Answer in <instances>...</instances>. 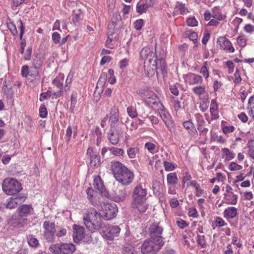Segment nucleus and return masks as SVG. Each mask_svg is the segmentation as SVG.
<instances>
[{
	"label": "nucleus",
	"mask_w": 254,
	"mask_h": 254,
	"mask_svg": "<svg viewBox=\"0 0 254 254\" xmlns=\"http://www.w3.org/2000/svg\"><path fill=\"white\" fill-rule=\"evenodd\" d=\"M112 170L116 180L124 186L130 185L133 181L134 175L122 163L116 161L112 163Z\"/></svg>",
	"instance_id": "nucleus-1"
},
{
	"label": "nucleus",
	"mask_w": 254,
	"mask_h": 254,
	"mask_svg": "<svg viewBox=\"0 0 254 254\" xmlns=\"http://www.w3.org/2000/svg\"><path fill=\"white\" fill-rule=\"evenodd\" d=\"M102 218L104 219L102 214L98 212L95 209L90 208L84 213L83 223L89 231L98 230L102 227Z\"/></svg>",
	"instance_id": "nucleus-2"
},
{
	"label": "nucleus",
	"mask_w": 254,
	"mask_h": 254,
	"mask_svg": "<svg viewBox=\"0 0 254 254\" xmlns=\"http://www.w3.org/2000/svg\"><path fill=\"white\" fill-rule=\"evenodd\" d=\"M147 190L140 185L136 186L132 192L133 205L141 212H144L147 207L146 203Z\"/></svg>",
	"instance_id": "nucleus-3"
},
{
	"label": "nucleus",
	"mask_w": 254,
	"mask_h": 254,
	"mask_svg": "<svg viewBox=\"0 0 254 254\" xmlns=\"http://www.w3.org/2000/svg\"><path fill=\"white\" fill-rule=\"evenodd\" d=\"M144 64H148L155 67V69L159 70L160 72L167 73L166 64L163 59L158 60L156 54L151 50L150 54L144 60Z\"/></svg>",
	"instance_id": "nucleus-4"
},
{
	"label": "nucleus",
	"mask_w": 254,
	"mask_h": 254,
	"mask_svg": "<svg viewBox=\"0 0 254 254\" xmlns=\"http://www.w3.org/2000/svg\"><path fill=\"white\" fill-rule=\"evenodd\" d=\"M164 245V242H158L157 240L150 238L142 244L141 251L143 254H153L158 252Z\"/></svg>",
	"instance_id": "nucleus-5"
},
{
	"label": "nucleus",
	"mask_w": 254,
	"mask_h": 254,
	"mask_svg": "<svg viewBox=\"0 0 254 254\" xmlns=\"http://www.w3.org/2000/svg\"><path fill=\"white\" fill-rule=\"evenodd\" d=\"M2 188L3 191L9 195L15 194L22 189L21 184L14 179H5L2 183Z\"/></svg>",
	"instance_id": "nucleus-6"
},
{
	"label": "nucleus",
	"mask_w": 254,
	"mask_h": 254,
	"mask_svg": "<svg viewBox=\"0 0 254 254\" xmlns=\"http://www.w3.org/2000/svg\"><path fill=\"white\" fill-rule=\"evenodd\" d=\"M49 251L54 254H72L75 247L72 243H57L49 247Z\"/></svg>",
	"instance_id": "nucleus-7"
},
{
	"label": "nucleus",
	"mask_w": 254,
	"mask_h": 254,
	"mask_svg": "<svg viewBox=\"0 0 254 254\" xmlns=\"http://www.w3.org/2000/svg\"><path fill=\"white\" fill-rule=\"evenodd\" d=\"M43 237L49 243H53L56 240V228L54 222L46 220L43 224Z\"/></svg>",
	"instance_id": "nucleus-8"
},
{
	"label": "nucleus",
	"mask_w": 254,
	"mask_h": 254,
	"mask_svg": "<svg viewBox=\"0 0 254 254\" xmlns=\"http://www.w3.org/2000/svg\"><path fill=\"white\" fill-rule=\"evenodd\" d=\"M102 214L104 219L109 220L113 219L117 215L118 209L116 204L114 203L104 204L102 206Z\"/></svg>",
	"instance_id": "nucleus-9"
},
{
	"label": "nucleus",
	"mask_w": 254,
	"mask_h": 254,
	"mask_svg": "<svg viewBox=\"0 0 254 254\" xmlns=\"http://www.w3.org/2000/svg\"><path fill=\"white\" fill-rule=\"evenodd\" d=\"M163 231V228L158 224H152L149 227L148 230L150 238L154 240H157L158 242H164V238L162 236Z\"/></svg>",
	"instance_id": "nucleus-10"
},
{
	"label": "nucleus",
	"mask_w": 254,
	"mask_h": 254,
	"mask_svg": "<svg viewBox=\"0 0 254 254\" xmlns=\"http://www.w3.org/2000/svg\"><path fill=\"white\" fill-rule=\"evenodd\" d=\"M123 134V130L121 127H116L110 128L108 133V139L113 145H116L119 141L120 137Z\"/></svg>",
	"instance_id": "nucleus-11"
},
{
	"label": "nucleus",
	"mask_w": 254,
	"mask_h": 254,
	"mask_svg": "<svg viewBox=\"0 0 254 254\" xmlns=\"http://www.w3.org/2000/svg\"><path fill=\"white\" fill-rule=\"evenodd\" d=\"M129 193L127 190L124 187H118L114 190L113 199L115 202H121L126 200Z\"/></svg>",
	"instance_id": "nucleus-12"
},
{
	"label": "nucleus",
	"mask_w": 254,
	"mask_h": 254,
	"mask_svg": "<svg viewBox=\"0 0 254 254\" xmlns=\"http://www.w3.org/2000/svg\"><path fill=\"white\" fill-rule=\"evenodd\" d=\"M120 231L121 229L118 226H108L103 232V237L108 240H112L114 237L119 236Z\"/></svg>",
	"instance_id": "nucleus-13"
},
{
	"label": "nucleus",
	"mask_w": 254,
	"mask_h": 254,
	"mask_svg": "<svg viewBox=\"0 0 254 254\" xmlns=\"http://www.w3.org/2000/svg\"><path fill=\"white\" fill-rule=\"evenodd\" d=\"M28 81L31 83L30 86H35L40 82L41 77L39 70L36 68H30L29 73L27 77Z\"/></svg>",
	"instance_id": "nucleus-14"
},
{
	"label": "nucleus",
	"mask_w": 254,
	"mask_h": 254,
	"mask_svg": "<svg viewBox=\"0 0 254 254\" xmlns=\"http://www.w3.org/2000/svg\"><path fill=\"white\" fill-rule=\"evenodd\" d=\"M217 44L221 49L229 52V53H233L235 49L232 46L231 42L225 37H220L218 38Z\"/></svg>",
	"instance_id": "nucleus-15"
},
{
	"label": "nucleus",
	"mask_w": 254,
	"mask_h": 254,
	"mask_svg": "<svg viewBox=\"0 0 254 254\" xmlns=\"http://www.w3.org/2000/svg\"><path fill=\"white\" fill-rule=\"evenodd\" d=\"M109 123L111 128H114L117 127L115 125L119 122V112L118 109L114 107L111 108L109 114Z\"/></svg>",
	"instance_id": "nucleus-16"
},
{
	"label": "nucleus",
	"mask_w": 254,
	"mask_h": 254,
	"mask_svg": "<svg viewBox=\"0 0 254 254\" xmlns=\"http://www.w3.org/2000/svg\"><path fill=\"white\" fill-rule=\"evenodd\" d=\"M73 238L74 242L78 243L84 236V229L83 227L74 224L73 226Z\"/></svg>",
	"instance_id": "nucleus-17"
},
{
	"label": "nucleus",
	"mask_w": 254,
	"mask_h": 254,
	"mask_svg": "<svg viewBox=\"0 0 254 254\" xmlns=\"http://www.w3.org/2000/svg\"><path fill=\"white\" fill-rule=\"evenodd\" d=\"M160 115L167 127L171 131L172 129L174 127V125L169 113L165 110H161L160 113Z\"/></svg>",
	"instance_id": "nucleus-18"
},
{
	"label": "nucleus",
	"mask_w": 254,
	"mask_h": 254,
	"mask_svg": "<svg viewBox=\"0 0 254 254\" xmlns=\"http://www.w3.org/2000/svg\"><path fill=\"white\" fill-rule=\"evenodd\" d=\"M18 213L20 216L27 217L28 215L33 214L34 209L31 205L22 204L18 208Z\"/></svg>",
	"instance_id": "nucleus-19"
},
{
	"label": "nucleus",
	"mask_w": 254,
	"mask_h": 254,
	"mask_svg": "<svg viewBox=\"0 0 254 254\" xmlns=\"http://www.w3.org/2000/svg\"><path fill=\"white\" fill-rule=\"evenodd\" d=\"M210 112L213 120H216L219 118L218 104L215 99H212L211 101Z\"/></svg>",
	"instance_id": "nucleus-20"
},
{
	"label": "nucleus",
	"mask_w": 254,
	"mask_h": 254,
	"mask_svg": "<svg viewBox=\"0 0 254 254\" xmlns=\"http://www.w3.org/2000/svg\"><path fill=\"white\" fill-rule=\"evenodd\" d=\"M12 224L15 227H21L26 224L27 218L25 216H20L19 214L17 216L12 217Z\"/></svg>",
	"instance_id": "nucleus-21"
},
{
	"label": "nucleus",
	"mask_w": 254,
	"mask_h": 254,
	"mask_svg": "<svg viewBox=\"0 0 254 254\" xmlns=\"http://www.w3.org/2000/svg\"><path fill=\"white\" fill-rule=\"evenodd\" d=\"M223 214L227 219H233L238 215L237 209L233 206L229 207L224 210Z\"/></svg>",
	"instance_id": "nucleus-22"
},
{
	"label": "nucleus",
	"mask_w": 254,
	"mask_h": 254,
	"mask_svg": "<svg viewBox=\"0 0 254 254\" xmlns=\"http://www.w3.org/2000/svg\"><path fill=\"white\" fill-rule=\"evenodd\" d=\"M3 86L2 87V91L3 94V96L7 99H12L13 96V90L12 86H8L6 85V82L5 81L3 82Z\"/></svg>",
	"instance_id": "nucleus-23"
},
{
	"label": "nucleus",
	"mask_w": 254,
	"mask_h": 254,
	"mask_svg": "<svg viewBox=\"0 0 254 254\" xmlns=\"http://www.w3.org/2000/svg\"><path fill=\"white\" fill-rule=\"evenodd\" d=\"M107 78V74L106 73L103 72L101 73L99 77V79L98 81V82L97 83L96 92L97 91V90L99 89V88L100 89L99 91H98V92H99L100 91H103V87H104L106 83Z\"/></svg>",
	"instance_id": "nucleus-24"
},
{
	"label": "nucleus",
	"mask_w": 254,
	"mask_h": 254,
	"mask_svg": "<svg viewBox=\"0 0 254 254\" xmlns=\"http://www.w3.org/2000/svg\"><path fill=\"white\" fill-rule=\"evenodd\" d=\"M26 239L29 246L33 249H37L39 246V241L33 235L27 236Z\"/></svg>",
	"instance_id": "nucleus-25"
},
{
	"label": "nucleus",
	"mask_w": 254,
	"mask_h": 254,
	"mask_svg": "<svg viewBox=\"0 0 254 254\" xmlns=\"http://www.w3.org/2000/svg\"><path fill=\"white\" fill-rule=\"evenodd\" d=\"M94 187L100 192H103L105 190V187L101 178L99 176H97L94 180Z\"/></svg>",
	"instance_id": "nucleus-26"
},
{
	"label": "nucleus",
	"mask_w": 254,
	"mask_h": 254,
	"mask_svg": "<svg viewBox=\"0 0 254 254\" xmlns=\"http://www.w3.org/2000/svg\"><path fill=\"white\" fill-rule=\"evenodd\" d=\"M17 206V202H15L11 197L9 199L6 200V202L1 204L0 208L2 209L7 208L12 209Z\"/></svg>",
	"instance_id": "nucleus-27"
},
{
	"label": "nucleus",
	"mask_w": 254,
	"mask_h": 254,
	"mask_svg": "<svg viewBox=\"0 0 254 254\" xmlns=\"http://www.w3.org/2000/svg\"><path fill=\"white\" fill-rule=\"evenodd\" d=\"M121 20L122 18L120 13L117 12L114 13L111 19V22L108 26L109 29H113L117 24V23L121 21Z\"/></svg>",
	"instance_id": "nucleus-28"
},
{
	"label": "nucleus",
	"mask_w": 254,
	"mask_h": 254,
	"mask_svg": "<svg viewBox=\"0 0 254 254\" xmlns=\"http://www.w3.org/2000/svg\"><path fill=\"white\" fill-rule=\"evenodd\" d=\"M167 182L169 184L176 185L178 183V179L176 173H169L167 176Z\"/></svg>",
	"instance_id": "nucleus-29"
},
{
	"label": "nucleus",
	"mask_w": 254,
	"mask_h": 254,
	"mask_svg": "<svg viewBox=\"0 0 254 254\" xmlns=\"http://www.w3.org/2000/svg\"><path fill=\"white\" fill-rule=\"evenodd\" d=\"M151 49L148 47L142 48L140 52V58L142 60H145L150 53Z\"/></svg>",
	"instance_id": "nucleus-30"
},
{
	"label": "nucleus",
	"mask_w": 254,
	"mask_h": 254,
	"mask_svg": "<svg viewBox=\"0 0 254 254\" xmlns=\"http://www.w3.org/2000/svg\"><path fill=\"white\" fill-rule=\"evenodd\" d=\"M148 8L145 4V2L140 0L136 5V11L138 13L142 14L143 12H145L147 8Z\"/></svg>",
	"instance_id": "nucleus-31"
},
{
	"label": "nucleus",
	"mask_w": 254,
	"mask_h": 254,
	"mask_svg": "<svg viewBox=\"0 0 254 254\" xmlns=\"http://www.w3.org/2000/svg\"><path fill=\"white\" fill-rule=\"evenodd\" d=\"M90 159L91 166L96 167L99 166L100 164V156L98 154L92 156Z\"/></svg>",
	"instance_id": "nucleus-32"
},
{
	"label": "nucleus",
	"mask_w": 254,
	"mask_h": 254,
	"mask_svg": "<svg viewBox=\"0 0 254 254\" xmlns=\"http://www.w3.org/2000/svg\"><path fill=\"white\" fill-rule=\"evenodd\" d=\"M43 64V60L41 58L35 57L33 60V67L32 68H36L38 70Z\"/></svg>",
	"instance_id": "nucleus-33"
},
{
	"label": "nucleus",
	"mask_w": 254,
	"mask_h": 254,
	"mask_svg": "<svg viewBox=\"0 0 254 254\" xmlns=\"http://www.w3.org/2000/svg\"><path fill=\"white\" fill-rule=\"evenodd\" d=\"M192 91L195 95L199 96L204 94L206 92L205 88L201 86L193 87Z\"/></svg>",
	"instance_id": "nucleus-34"
},
{
	"label": "nucleus",
	"mask_w": 254,
	"mask_h": 254,
	"mask_svg": "<svg viewBox=\"0 0 254 254\" xmlns=\"http://www.w3.org/2000/svg\"><path fill=\"white\" fill-rule=\"evenodd\" d=\"M227 199L228 200V203L231 205H235L237 202V196L234 194L233 192L227 195Z\"/></svg>",
	"instance_id": "nucleus-35"
},
{
	"label": "nucleus",
	"mask_w": 254,
	"mask_h": 254,
	"mask_svg": "<svg viewBox=\"0 0 254 254\" xmlns=\"http://www.w3.org/2000/svg\"><path fill=\"white\" fill-rule=\"evenodd\" d=\"M222 151L223 153L226 155V160L229 161L234 158V154L232 152L230 151L228 148H223Z\"/></svg>",
	"instance_id": "nucleus-36"
},
{
	"label": "nucleus",
	"mask_w": 254,
	"mask_h": 254,
	"mask_svg": "<svg viewBox=\"0 0 254 254\" xmlns=\"http://www.w3.org/2000/svg\"><path fill=\"white\" fill-rule=\"evenodd\" d=\"M12 197L15 202H17V205H19L25 201L27 196L24 194H19L16 196Z\"/></svg>",
	"instance_id": "nucleus-37"
},
{
	"label": "nucleus",
	"mask_w": 254,
	"mask_h": 254,
	"mask_svg": "<svg viewBox=\"0 0 254 254\" xmlns=\"http://www.w3.org/2000/svg\"><path fill=\"white\" fill-rule=\"evenodd\" d=\"M194 117L197 122V126H204L205 122L204 121L203 118L201 114L196 113L194 115Z\"/></svg>",
	"instance_id": "nucleus-38"
},
{
	"label": "nucleus",
	"mask_w": 254,
	"mask_h": 254,
	"mask_svg": "<svg viewBox=\"0 0 254 254\" xmlns=\"http://www.w3.org/2000/svg\"><path fill=\"white\" fill-rule=\"evenodd\" d=\"M77 93L76 92H73L72 93L71 96V104L70 106V110L71 112H73V110L75 107V104L77 101Z\"/></svg>",
	"instance_id": "nucleus-39"
},
{
	"label": "nucleus",
	"mask_w": 254,
	"mask_h": 254,
	"mask_svg": "<svg viewBox=\"0 0 254 254\" xmlns=\"http://www.w3.org/2000/svg\"><path fill=\"white\" fill-rule=\"evenodd\" d=\"M134 248L131 245L125 246L123 249V254H134Z\"/></svg>",
	"instance_id": "nucleus-40"
},
{
	"label": "nucleus",
	"mask_w": 254,
	"mask_h": 254,
	"mask_svg": "<svg viewBox=\"0 0 254 254\" xmlns=\"http://www.w3.org/2000/svg\"><path fill=\"white\" fill-rule=\"evenodd\" d=\"M109 150L115 155L122 156L124 154V151L121 148L112 147H109Z\"/></svg>",
	"instance_id": "nucleus-41"
},
{
	"label": "nucleus",
	"mask_w": 254,
	"mask_h": 254,
	"mask_svg": "<svg viewBox=\"0 0 254 254\" xmlns=\"http://www.w3.org/2000/svg\"><path fill=\"white\" fill-rule=\"evenodd\" d=\"M138 151V148L137 147L129 148L127 150V154L130 158H134Z\"/></svg>",
	"instance_id": "nucleus-42"
},
{
	"label": "nucleus",
	"mask_w": 254,
	"mask_h": 254,
	"mask_svg": "<svg viewBox=\"0 0 254 254\" xmlns=\"http://www.w3.org/2000/svg\"><path fill=\"white\" fill-rule=\"evenodd\" d=\"M183 126L188 130H190L192 131L193 130L196 131V129L193 125V124L190 121H187L184 122L183 123Z\"/></svg>",
	"instance_id": "nucleus-43"
},
{
	"label": "nucleus",
	"mask_w": 254,
	"mask_h": 254,
	"mask_svg": "<svg viewBox=\"0 0 254 254\" xmlns=\"http://www.w3.org/2000/svg\"><path fill=\"white\" fill-rule=\"evenodd\" d=\"M82 16L83 14L80 11H78L76 13L74 11L72 15V20L73 23H75L80 21L82 19Z\"/></svg>",
	"instance_id": "nucleus-44"
},
{
	"label": "nucleus",
	"mask_w": 254,
	"mask_h": 254,
	"mask_svg": "<svg viewBox=\"0 0 254 254\" xmlns=\"http://www.w3.org/2000/svg\"><path fill=\"white\" fill-rule=\"evenodd\" d=\"M63 79L56 77L53 80V84L60 89H63Z\"/></svg>",
	"instance_id": "nucleus-45"
},
{
	"label": "nucleus",
	"mask_w": 254,
	"mask_h": 254,
	"mask_svg": "<svg viewBox=\"0 0 254 254\" xmlns=\"http://www.w3.org/2000/svg\"><path fill=\"white\" fill-rule=\"evenodd\" d=\"M127 112L131 118H134L137 116L136 109L132 107H128L127 108Z\"/></svg>",
	"instance_id": "nucleus-46"
},
{
	"label": "nucleus",
	"mask_w": 254,
	"mask_h": 254,
	"mask_svg": "<svg viewBox=\"0 0 254 254\" xmlns=\"http://www.w3.org/2000/svg\"><path fill=\"white\" fill-rule=\"evenodd\" d=\"M249 154L251 158L254 159V141L252 140L251 141H249Z\"/></svg>",
	"instance_id": "nucleus-47"
},
{
	"label": "nucleus",
	"mask_w": 254,
	"mask_h": 254,
	"mask_svg": "<svg viewBox=\"0 0 254 254\" xmlns=\"http://www.w3.org/2000/svg\"><path fill=\"white\" fill-rule=\"evenodd\" d=\"M47 110L45 105H42L39 109V115L41 118H45L47 116Z\"/></svg>",
	"instance_id": "nucleus-48"
},
{
	"label": "nucleus",
	"mask_w": 254,
	"mask_h": 254,
	"mask_svg": "<svg viewBox=\"0 0 254 254\" xmlns=\"http://www.w3.org/2000/svg\"><path fill=\"white\" fill-rule=\"evenodd\" d=\"M197 242V244L201 247V248H204L205 247L206 243L204 240V236H201L200 235H198Z\"/></svg>",
	"instance_id": "nucleus-49"
},
{
	"label": "nucleus",
	"mask_w": 254,
	"mask_h": 254,
	"mask_svg": "<svg viewBox=\"0 0 254 254\" xmlns=\"http://www.w3.org/2000/svg\"><path fill=\"white\" fill-rule=\"evenodd\" d=\"M187 25L189 26H195L197 25V21L195 18H190L186 20Z\"/></svg>",
	"instance_id": "nucleus-50"
},
{
	"label": "nucleus",
	"mask_w": 254,
	"mask_h": 254,
	"mask_svg": "<svg viewBox=\"0 0 254 254\" xmlns=\"http://www.w3.org/2000/svg\"><path fill=\"white\" fill-rule=\"evenodd\" d=\"M164 166L166 171H173L175 169V166L171 163L166 161H164Z\"/></svg>",
	"instance_id": "nucleus-51"
},
{
	"label": "nucleus",
	"mask_w": 254,
	"mask_h": 254,
	"mask_svg": "<svg viewBox=\"0 0 254 254\" xmlns=\"http://www.w3.org/2000/svg\"><path fill=\"white\" fill-rule=\"evenodd\" d=\"M229 168L231 171H234L241 169L242 167L235 162H232L230 164Z\"/></svg>",
	"instance_id": "nucleus-52"
},
{
	"label": "nucleus",
	"mask_w": 254,
	"mask_h": 254,
	"mask_svg": "<svg viewBox=\"0 0 254 254\" xmlns=\"http://www.w3.org/2000/svg\"><path fill=\"white\" fill-rule=\"evenodd\" d=\"M193 84H197L199 83H201L202 82L203 79L202 77L200 75L193 74Z\"/></svg>",
	"instance_id": "nucleus-53"
},
{
	"label": "nucleus",
	"mask_w": 254,
	"mask_h": 254,
	"mask_svg": "<svg viewBox=\"0 0 254 254\" xmlns=\"http://www.w3.org/2000/svg\"><path fill=\"white\" fill-rule=\"evenodd\" d=\"M175 8L178 9L180 10L181 14H183L185 12L186 7L184 4L178 2Z\"/></svg>",
	"instance_id": "nucleus-54"
},
{
	"label": "nucleus",
	"mask_w": 254,
	"mask_h": 254,
	"mask_svg": "<svg viewBox=\"0 0 254 254\" xmlns=\"http://www.w3.org/2000/svg\"><path fill=\"white\" fill-rule=\"evenodd\" d=\"M51 96V92L47 91L46 92L42 93L40 94V97L39 100L41 101H43L46 99L49 98Z\"/></svg>",
	"instance_id": "nucleus-55"
},
{
	"label": "nucleus",
	"mask_w": 254,
	"mask_h": 254,
	"mask_svg": "<svg viewBox=\"0 0 254 254\" xmlns=\"http://www.w3.org/2000/svg\"><path fill=\"white\" fill-rule=\"evenodd\" d=\"M234 76H235V79L234 80V82L235 84H238V83L241 82V81H242V78L240 76V71H239V69L236 70V71H235V73L234 74Z\"/></svg>",
	"instance_id": "nucleus-56"
},
{
	"label": "nucleus",
	"mask_w": 254,
	"mask_h": 254,
	"mask_svg": "<svg viewBox=\"0 0 254 254\" xmlns=\"http://www.w3.org/2000/svg\"><path fill=\"white\" fill-rule=\"evenodd\" d=\"M52 40L55 43L58 44L60 42L61 36L58 32H54L52 34Z\"/></svg>",
	"instance_id": "nucleus-57"
},
{
	"label": "nucleus",
	"mask_w": 254,
	"mask_h": 254,
	"mask_svg": "<svg viewBox=\"0 0 254 254\" xmlns=\"http://www.w3.org/2000/svg\"><path fill=\"white\" fill-rule=\"evenodd\" d=\"M172 99L173 100V105L174 109L176 111H177L181 108L180 102L175 97H173Z\"/></svg>",
	"instance_id": "nucleus-58"
},
{
	"label": "nucleus",
	"mask_w": 254,
	"mask_h": 254,
	"mask_svg": "<svg viewBox=\"0 0 254 254\" xmlns=\"http://www.w3.org/2000/svg\"><path fill=\"white\" fill-rule=\"evenodd\" d=\"M176 224L177 226L181 229H184L185 227H187L188 225V224L185 221L181 219H180L179 220H177L176 222Z\"/></svg>",
	"instance_id": "nucleus-59"
},
{
	"label": "nucleus",
	"mask_w": 254,
	"mask_h": 254,
	"mask_svg": "<svg viewBox=\"0 0 254 254\" xmlns=\"http://www.w3.org/2000/svg\"><path fill=\"white\" fill-rule=\"evenodd\" d=\"M143 24V20L142 19H138L134 22V28L136 30H140Z\"/></svg>",
	"instance_id": "nucleus-60"
},
{
	"label": "nucleus",
	"mask_w": 254,
	"mask_h": 254,
	"mask_svg": "<svg viewBox=\"0 0 254 254\" xmlns=\"http://www.w3.org/2000/svg\"><path fill=\"white\" fill-rule=\"evenodd\" d=\"M170 90L171 93L175 96L179 95V90L176 85H171L170 86Z\"/></svg>",
	"instance_id": "nucleus-61"
},
{
	"label": "nucleus",
	"mask_w": 254,
	"mask_h": 254,
	"mask_svg": "<svg viewBox=\"0 0 254 254\" xmlns=\"http://www.w3.org/2000/svg\"><path fill=\"white\" fill-rule=\"evenodd\" d=\"M249 105L251 109V114L254 118V98L252 97L249 99Z\"/></svg>",
	"instance_id": "nucleus-62"
},
{
	"label": "nucleus",
	"mask_w": 254,
	"mask_h": 254,
	"mask_svg": "<svg viewBox=\"0 0 254 254\" xmlns=\"http://www.w3.org/2000/svg\"><path fill=\"white\" fill-rule=\"evenodd\" d=\"M29 73V67L27 65H25L22 66L21 69V74L24 77H27Z\"/></svg>",
	"instance_id": "nucleus-63"
},
{
	"label": "nucleus",
	"mask_w": 254,
	"mask_h": 254,
	"mask_svg": "<svg viewBox=\"0 0 254 254\" xmlns=\"http://www.w3.org/2000/svg\"><path fill=\"white\" fill-rule=\"evenodd\" d=\"M189 38L190 40L192 41L194 43H196L197 40V34L195 32H192L189 35Z\"/></svg>",
	"instance_id": "nucleus-64"
}]
</instances>
